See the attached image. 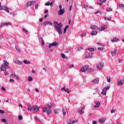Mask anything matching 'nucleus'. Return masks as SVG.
I'll use <instances>...</instances> for the list:
<instances>
[{"instance_id":"nucleus-47","label":"nucleus","mask_w":124,"mask_h":124,"mask_svg":"<svg viewBox=\"0 0 124 124\" xmlns=\"http://www.w3.org/2000/svg\"><path fill=\"white\" fill-rule=\"evenodd\" d=\"M2 27H4V23H0V28H2Z\"/></svg>"},{"instance_id":"nucleus-10","label":"nucleus","mask_w":124,"mask_h":124,"mask_svg":"<svg viewBox=\"0 0 124 124\" xmlns=\"http://www.w3.org/2000/svg\"><path fill=\"white\" fill-rule=\"evenodd\" d=\"M64 12H65L64 9L60 10L58 12V15H59L60 16H61V15H62L63 14H64Z\"/></svg>"},{"instance_id":"nucleus-48","label":"nucleus","mask_w":124,"mask_h":124,"mask_svg":"<svg viewBox=\"0 0 124 124\" xmlns=\"http://www.w3.org/2000/svg\"><path fill=\"white\" fill-rule=\"evenodd\" d=\"M5 112L3 110L0 109V114H4Z\"/></svg>"},{"instance_id":"nucleus-44","label":"nucleus","mask_w":124,"mask_h":124,"mask_svg":"<svg viewBox=\"0 0 124 124\" xmlns=\"http://www.w3.org/2000/svg\"><path fill=\"white\" fill-rule=\"evenodd\" d=\"M64 92H65L66 93H70V92L69 91H68V89H65V90Z\"/></svg>"},{"instance_id":"nucleus-54","label":"nucleus","mask_w":124,"mask_h":124,"mask_svg":"<svg viewBox=\"0 0 124 124\" xmlns=\"http://www.w3.org/2000/svg\"><path fill=\"white\" fill-rule=\"evenodd\" d=\"M1 90L2 91H4V92H5L6 91V89H5V88H4L3 86L1 87Z\"/></svg>"},{"instance_id":"nucleus-33","label":"nucleus","mask_w":124,"mask_h":124,"mask_svg":"<svg viewBox=\"0 0 124 124\" xmlns=\"http://www.w3.org/2000/svg\"><path fill=\"white\" fill-rule=\"evenodd\" d=\"M16 75L15 73H12L10 75V77H16Z\"/></svg>"},{"instance_id":"nucleus-21","label":"nucleus","mask_w":124,"mask_h":124,"mask_svg":"<svg viewBox=\"0 0 124 124\" xmlns=\"http://www.w3.org/2000/svg\"><path fill=\"white\" fill-rule=\"evenodd\" d=\"M62 112L63 113V116H65L66 114V109H65L64 108H62Z\"/></svg>"},{"instance_id":"nucleus-5","label":"nucleus","mask_w":124,"mask_h":124,"mask_svg":"<svg viewBox=\"0 0 124 124\" xmlns=\"http://www.w3.org/2000/svg\"><path fill=\"white\" fill-rule=\"evenodd\" d=\"M32 109L33 111H34V112H36V113L39 112V106H32Z\"/></svg>"},{"instance_id":"nucleus-12","label":"nucleus","mask_w":124,"mask_h":124,"mask_svg":"<svg viewBox=\"0 0 124 124\" xmlns=\"http://www.w3.org/2000/svg\"><path fill=\"white\" fill-rule=\"evenodd\" d=\"M14 63H16V64H18L19 65H21L22 64V62L18 59H16V60L14 61Z\"/></svg>"},{"instance_id":"nucleus-13","label":"nucleus","mask_w":124,"mask_h":124,"mask_svg":"<svg viewBox=\"0 0 124 124\" xmlns=\"http://www.w3.org/2000/svg\"><path fill=\"white\" fill-rule=\"evenodd\" d=\"M93 52H90L88 54L85 56V57L87 58V59H90V58H92L93 57Z\"/></svg>"},{"instance_id":"nucleus-6","label":"nucleus","mask_w":124,"mask_h":124,"mask_svg":"<svg viewBox=\"0 0 124 124\" xmlns=\"http://www.w3.org/2000/svg\"><path fill=\"white\" fill-rule=\"evenodd\" d=\"M1 10H4L6 11L7 13H9V10H10V8L5 6H2L1 7Z\"/></svg>"},{"instance_id":"nucleus-20","label":"nucleus","mask_w":124,"mask_h":124,"mask_svg":"<svg viewBox=\"0 0 124 124\" xmlns=\"http://www.w3.org/2000/svg\"><path fill=\"white\" fill-rule=\"evenodd\" d=\"M90 34L91 35H96V34H97V31H93L92 32H91Z\"/></svg>"},{"instance_id":"nucleus-11","label":"nucleus","mask_w":124,"mask_h":124,"mask_svg":"<svg viewBox=\"0 0 124 124\" xmlns=\"http://www.w3.org/2000/svg\"><path fill=\"white\" fill-rule=\"evenodd\" d=\"M107 29V26L104 25L102 26L100 28H98V30L100 31H104L105 30H106Z\"/></svg>"},{"instance_id":"nucleus-61","label":"nucleus","mask_w":124,"mask_h":124,"mask_svg":"<svg viewBox=\"0 0 124 124\" xmlns=\"http://www.w3.org/2000/svg\"><path fill=\"white\" fill-rule=\"evenodd\" d=\"M41 26H43V27H44V26H47V25L46 24V22H45L42 24Z\"/></svg>"},{"instance_id":"nucleus-40","label":"nucleus","mask_w":124,"mask_h":124,"mask_svg":"<svg viewBox=\"0 0 124 124\" xmlns=\"http://www.w3.org/2000/svg\"><path fill=\"white\" fill-rule=\"evenodd\" d=\"M86 35H87V34L86 33H82L81 35H80V36L81 37H85V36H86Z\"/></svg>"},{"instance_id":"nucleus-4","label":"nucleus","mask_w":124,"mask_h":124,"mask_svg":"<svg viewBox=\"0 0 124 124\" xmlns=\"http://www.w3.org/2000/svg\"><path fill=\"white\" fill-rule=\"evenodd\" d=\"M96 67L97 69L99 70H102V69L104 67V63L103 62H99L97 65Z\"/></svg>"},{"instance_id":"nucleus-26","label":"nucleus","mask_w":124,"mask_h":124,"mask_svg":"<svg viewBox=\"0 0 124 124\" xmlns=\"http://www.w3.org/2000/svg\"><path fill=\"white\" fill-rule=\"evenodd\" d=\"M46 25H49L50 26H53V23L49 21H45Z\"/></svg>"},{"instance_id":"nucleus-63","label":"nucleus","mask_w":124,"mask_h":124,"mask_svg":"<svg viewBox=\"0 0 124 124\" xmlns=\"http://www.w3.org/2000/svg\"><path fill=\"white\" fill-rule=\"evenodd\" d=\"M35 120H36L38 122H40V120L38 118H37L36 117H35Z\"/></svg>"},{"instance_id":"nucleus-37","label":"nucleus","mask_w":124,"mask_h":124,"mask_svg":"<svg viewBox=\"0 0 124 124\" xmlns=\"http://www.w3.org/2000/svg\"><path fill=\"white\" fill-rule=\"evenodd\" d=\"M30 3H31V5H32V4H34L36 3V1L31 0V1H30Z\"/></svg>"},{"instance_id":"nucleus-58","label":"nucleus","mask_w":124,"mask_h":124,"mask_svg":"<svg viewBox=\"0 0 124 124\" xmlns=\"http://www.w3.org/2000/svg\"><path fill=\"white\" fill-rule=\"evenodd\" d=\"M65 87H63V88L61 89V92H62V91H65Z\"/></svg>"},{"instance_id":"nucleus-55","label":"nucleus","mask_w":124,"mask_h":124,"mask_svg":"<svg viewBox=\"0 0 124 124\" xmlns=\"http://www.w3.org/2000/svg\"><path fill=\"white\" fill-rule=\"evenodd\" d=\"M27 6H30V5H31V1H28L27 3Z\"/></svg>"},{"instance_id":"nucleus-34","label":"nucleus","mask_w":124,"mask_h":124,"mask_svg":"<svg viewBox=\"0 0 124 124\" xmlns=\"http://www.w3.org/2000/svg\"><path fill=\"white\" fill-rule=\"evenodd\" d=\"M87 50H88V51H89L90 52H93V51H94V48H88Z\"/></svg>"},{"instance_id":"nucleus-38","label":"nucleus","mask_w":124,"mask_h":124,"mask_svg":"<svg viewBox=\"0 0 124 124\" xmlns=\"http://www.w3.org/2000/svg\"><path fill=\"white\" fill-rule=\"evenodd\" d=\"M67 28H68V25H67L64 29V33H65L66 32V30H67Z\"/></svg>"},{"instance_id":"nucleus-41","label":"nucleus","mask_w":124,"mask_h":124,"mask_svg":"<svg viewBox=\"0 0 124 124\" xmlns=\"http://www.w3.org/2000/svg\"><path fill=\"white\" fill-rule=\"evenodd\" d=\"M1 122H2V123H7V121H6V120L5 119H2L1 120Z\"/></svg>"},{"instance_id":"nucleus-25","label":"nucleus","mask_w":124,"mask_h":124,"mask_svg":"<svg viewBox=\"0 0 124 124\" xmlns=\"http://www.w3.org/2000/svg\"><path fill=\"white\" fill-rule=\"evenodd\" d=\"M99 123L100 124H104V123H105V120L103 119H100L99 120Z\"/></svg>"},{"instance_id":"nucleus-57","label":"nucleus","mask_w":124,"mask_h":124,"mask_svg":"<svg viewBox=\"0 0 124 124\" xmlns=\"http://www.w3.org/2000/svg\"><path fill=\"white\" fill-rule=\"evenodd\" d=\"M67 124H71V120H68L67 121Z\"/></svg>"},{"instance_id":"nucleus-64","label":"nucleus","mask_w":124,"mask_h":124,"mask_svg":"<svg viewBox=\"0 0 124 124\" xmlns=\"http://www.w3.org/2000/svg\"><path fill=\"white\" fill-rule=\"evenodd\" d=\"M4 36L3 35H0V39H2L3 38Z\"/></svg>"},{"instance_id":"nucleus-53","label":"nucleus","mask_w":124,"mask_h":124,"mask_svg":"<svg viewBox=\"0 0 124 124\" xmlns=\"http://www.w3.org/2000/svg\"><path fill=\"white\" fill-rule=\"evenodd\" d=\"M84 48L82 46L78 48V51H81V50H83Z\"/></svg>"},{"instance_id":"nucleus-29","label":"nucleus","mask_w":124,"mask_h":124,"mask_svg":"<svg viewBox=\"0 0 124 124\" xmlns=\"http://www.w3.org/2000/svg\"><path fill=\"white\" fill-rule=\"evenodd\" d=\"M124 83V80H120L118 81V85L119 86H122V85H123Z\"/></svg>"},{"instance_id":"nucleus-45","label":"nucleus","mask_w":124,"mask_h":124,"mask_svg":"<svg viewBox=\"0 0 124 124\" xmlns=\"http://www.w3.org/2000/svg\"><path fill=\"white\" fill-rule=\"evenodd\" d=\"M102 94H103L104 95H106V92H105L103 91V90H102V92H101Z\"/></svg>"},{"instance_id":"nucleus-59","label":"nucleus","mask_w":124,"mask_h":124,"mask_svg":"<svg viewBox=\"0 0 124 124\" xmlns=\"http://www.w3.org/2000/svg\"><path fill=\"white\" fill-rule=\"evenodd\" d=\"M73 67H74V65L72 64L69 67V68L71 69V68H73Z\"/></svg>"},{"instance_id":"nucleus-9","label":"nucleus","mask_w":124,"mask_h":124,"mask_svg":"<svg viewBox=\"0 0 124 124\" xmlns=\"http://www.w3.org/2000/svg\"><path fill=\"white\" fill-rule=\"evenodd\" d=\"M57 45H58V43H57L56 42H54L52 43L49 44L48 46V48L50 49L51 47L57 46Z\"/></svg>"},{"instance_id":"nucleus-51","label":"nucleus","mask_w":124,"mask_h":124,"mask_svg":"<svg viewBox=\"0 0 124 124\" xmlns=\"http://www.w3.org/2000/svg\"><path fill=\"white\" fill-rule=\"evenodd\" d=\"M45 5H46V6H49V5H50V2H47L46 3Z\"/></svg>"},{"instance_id":"nucleus-42","label":"nucleus","mask_w":124,"mask_h":124,"mask_svg":"<svg viewBox=\"0 0 124 124\" xmlns=\"http://www.w3.org/2000/svg\"><path fill=\"white\" fill-rule=\"evenodd\" d=\"M107 78V82H108V83H110V82H111V78L108 77Z\"/></svg>"},{"instance_id":"nucleus-2","label":"nucleus","mask_w":124,"mask_h":124,"mask_svg":"<svg viewBox=\"0 0 124 124\" xmlns=\"http://www.w3.org/2000/svg\"><path fill=\"white\" fill-rule=\"evenodd\" d=\"M3 63L1 65V68H0V71H5L7 68H8V65L9 63L6 61H3Z\"/></svg>"},{"instance_id":"nucleus-39","label":"nucleus","mask_w":124,"mask_h":124,"mask_svg":"<svg viewBox=\"0 0 124 124\" xmlns=\"http://www.w3.org/2000/svg\"><path fill=\"white\" fill-rule=\"evenodd\" d=\"M18 120L19 121H22V120H23V116H22V115L18 116Z\"/></svg>"},{"instance_id":"nucleus-56","label":"nucleus","mask_w":124,"mask_h":124,"mask_svg":"<svg viewBox=\"0 0 124 124\" xmlns=\"http://www.w3.org/2000/svg\"><path fill=\"white\" fill-rule=\"evenodd\" d=\"M118 6H119V7H124V4H119V5H118Z\"/></svg>"},{"instance_id":"nucleus-19","label":"nucleus","mask_w":124,"mask_h":124,"mask_svg":"<svg viewBox=\"0 0 124 124\" xmlns=\"http://www.w3.org/2000/svg\"><path fill=\"white\" fill-rule=\"evenodd\" d=\"M106 1V0H100V3H98V5H100V6H101L102 4H103V3L105 2Z\"/></svg>"},{"instance_id":"nucleus-15","label":"nucleus","mask_w":124,"mask_h":124,"mask_svg":"<svg viewBox=\"0 0 124 124\" xmlns=\"http://www.w3.org/2000/svg\"><path fill=\"white\" fill-rule=\"evenodd\" d=\"M99 82V79L98 78H95L92 80V83H93L94 84H97Z\"/></svg>"},{"instance_id":"nucleus-30","label":"nucleus","mask_w":124,"mask_h":124,"mask_svg":"<svg viewBox=\"0 0 124 124\" xmlns=\"http://www.w3.org/2000/svg\"><path fill=\"white\" fill-rule=\"evenodd\" d=\"M24 63H25V64H30L31 63V62L28 61L27 60H25L23 61Z\"/></svg>"},{"instance_id":"nucleus-49","label":"nucleus","mask_w":124,"mask_h":124,"mask_svg":"<svg viewBox=\"0 0 124 124\" xmlns=\"http://www.w3.org/2000/svg\"><path fill=\"white\" fill-rule=\"evenodd\" d=\"M41 39L42 40L41 44L42 45H44V41H43V38L41 37Z\"/></svg>"},{"instance_id":"nucleus-52","label":"nucleus","mask_w":124,"mask_h":124,"mask_svg":"<svg viewBox=\"0 0 124 124\" xmlns=\"http://www.w3.org/2000/svg\"><path fill=\"white\" fill-rule=\"evenodd\" d=\"M38 6H39V5L38 4H37L36 5H35V8L36 10H37V9L38 8Z\"/></svg>"},{"instance_id":"nucleus-3","label":"nucleus","mask_w":124,"mask_h":124,"mask_svg":"<svg viewBox=\"0 0 124 124\" xmlns=\"http://www.w3.org/2000/svg\"><path fill=\"white\" fill-rule=\"evenodd\" d=\"M52 104L50 103H47V108H48V109L46 111V114L47 115H50V114H51V112H52V109H51V108H52Z\"/></svg>"},{"instance_id":"nucleus-18","label":"nucleus","mask_w":124,"mask_h":124,"mask_svg":"<svg viewBox=\"0 0 124 124\" xmlns=\"http://www.w3.org/2000/svg\"><path fill=\"white\" fill-rule=\"evenodd\" d=\"M116 54H117V49H115L114 51L111 52V54L112 57L115 56Z\"/></svg>"},{"instance_id":"nucleus-28","label":"nucleus","mask_w":124,"mask_h":124,"mask_svg":"<svg viewBox=\"0 0 124 124\" xmlns=\"http://www.w3.org/2000/svg\"><path fill=\"white\" fill-rule=\"evenodd\" d=\"M61 56L62 59H67V57L65 56L64 53H61Z\"/></svg>"},{"instance_id":"nucleus-62","label":"nucleus","mask_w":124,"mask_h":124,"mask_svg":"<svg viewBox=\"0 0 124 124\" xmlns=\"http://www.w3.org/2000/svg\"><path fill=\"white\" fill-rule=\"evenodd\" d=\"M111 114H113V113H115V109H111Z\"/></svg>"},{"instance_id":"nucleus-31","label":"nucleus","mask_w":124,"mask_h":124,"mask_svg":"<svg viewBox=\"0 0 124 124\" xmlns=\"http://www.w3.org/2000/svg\"><path fill=\"white\" fill-rule=\"evenodd\" d=\"M10 26L11 25V22H6L4 23V26Z\"/></svg>"},{"instance_id":"nucleus-7","label":"nucleus","mask_w":124,"mask_h":124,"mask_svg":"<svg viewBox=\"0 0 124 124\" xmlns=\"http://www.w3.org/2000/svg\"><path fill=\"white\" fill-rule=\"evenodd\" d=\"M89 69V66H84L80 69L81 72H85V71Z\"/></svg>"},{"instance_id":"nucleus-32","label":"nucleus","mask_w":124,"mask_h":124,"mask_svg":"<svg viewBox=\"0 0 124 124\" xmlns=\"http://www.w3.org/2000/svg\"><path fill=\"white\" fill-rule=\"evenodd\" d=\"M15 48L16 50H17V52H18L19 53H21V49H20L19 47H18L17 46H16Z\"/></svg>"},{"instance_id":"nucleus-22","label":"nucleus","mask_w":124,"mask_h":124,"mask_svg":"<svg viewBox=\"0 0 124 124\" xmlns=\"http://www.w3.org/2000/svg\"><path fill=\"white\" fill-rule=\"evenodd\" d=\"M100 106V102H98L96 103V105L94 106V108H98Z\"/></svg>"},{"instance_id":"nucleus-43","label":"nucleus","mask_w":124,"mask_h":124,"mask_svg":"<svg viewBox=\"0 0 124 124\" xmlns=\"http://www.w3.org/2000/svg\"><path fill=\"white\" fill-rule=\"evenodd\" d=\"M105 20H106V21H111V18H109V17H105Z\"/></svg>"},{"instance_id":"nucleus-50","label":"nucleus","mask_w":124,"mask_h":124,"mask_svg":"<svg viewBox=\"0 0 124 124\" xmlns=\"http://www.w3.org/2000/svg\"><path fill=\"white\" fill-rule=\"evenodd\" d=\"M16 78L17 81H20V77L18 76H16Z\"/></svg>"},{"instance_id":"nucleus-17","label":"nucleus","mask_w":124,"mask_h":124,"mask_svg":"<svg viewBox=\"0 0 124 124\" xmlns=\"http://www.w3.org/2000/svg\"><path fill=\"white\" fill-rule=\"evenodd\" d=\"M78 113H79L80 114H81V115H83L84 114V112L83 111V109H81V108L78 109Z\"/></svg>"},{"instance_id":"nucleus-23","label":"nucleus","mask_w":124,"mask_h":124,"mask_svg":"<svg viewBox=\"0 0 124 124\" xmlns=\"http://www.w3.org/2000/svg\"><path fill=\"white\" fill-rule=\"evenodd\" d=\"M28 110L29 111H33V108H32V106L31 107V105H29L28 107Z\"/></svg>"},{"instance_id":"nucleus-16","label":"nucleus","mask_w":124,"mask_h":124,"mask_svg":"<svg viewBox=\"0 0 124 124\" xmlns=\"http://www.w3.org/2000/svg\"><path fill=\"white\" fill-rule=\"evenodd\" d=\"M111 41L113 43H114V42H118V41H119V38H118L117 37H115L113 39H111Z\"/></svg>"},{"instance_id":"nucleus-46","label":"nucleus","mask_w":124,"mask_h":124,"mask_svg":"<svg viewBox=\"0 0 124 124\" xmlns=\"http://www.w3.org/2000/svg\"><path fill=\"white\" fill-rule=\"evenodd\" d=\"M112 10H113V9L112 8H109L106 10V11L107 12H110V11H112Z\"/></svg>"},{"instance_id":"nucleus-60","label":"nucleus","mask_w":124,"mask_h":124,"mask_svg":"<svg viewBox=\"0 0 124 124\" xmlns=\"http://www.w3.org/2000/svg\"><path fill=\"white\" fill-rule=\"evenodd\" d=\"M23 31H24V32H26V33H28V30H27L26 29H23Z\"/></svg>"},{"instance_id":"nucleus-27","label":"nucleus","mask_w":124,"mask_h":124,"mask_svg":"<svg viewBox=\"0 0 124 124\" xmlns=\"http://www.w3.org/2000/svg\"><path fill=\"white\" fill-rule=\"evenodd\" d=\"M47 110H48V108L46 107H44L43 108V113H45V112H46V111H47Z\"/></svg>"},{"instance_id":"nucleus-24","label":"nucleus","mask_w":124,"mask_h":124,"mask_svg":"<svg viewBox=\"0 0 124 124\" xmlns=\"http://www.w3.org/2000/svg\"><path fill=\"white\" fill-rule=\"evenodd\" d=\"M109 89H110V86H107L106 87H105L103 89V90L105 92H106V93H107V91H108V90H109Z\"/></svg>"},{"instance_id":"nucleus-36","label":"nucleus","mask_w":124,"mask_h":124,"mask_svg":"<svg viewBox=\"0 0 124 124\" xmlns=\"http://www.w3.org/2000/svg\"><path fill=\"white\" fill-rule=\"evenodd\" d=\"M59 110H60V109H55L54 110V112L55 113V114H59V112H58V111H59Z\"/></svg>"},{"instance_id":"nucleus-35","label":"nucleus","mask_w":124,"mask_h":124,"mask_svg":"<svg viewBox=\"0 0 124 124\" xmlns=\"http://www.w3.org/2000/svg\"><path fill=\"white\" fill-rule=\"evenodd\" d=\"M28 81L29 82H31V81H32V77L31 76L28 77Z\"/></svg>"},{"instance_id":"nucleus-8","label":"nucleus","mask_w":124,"mask_h":124,"mask_svg":"<svg viewBox=\"0 0 124 124\" xmlns=\"http://www.w3.org/2000/svg\"><path fill=\"white\" fill-rule=\"evenodd\" d=\"M96 44H98V45H99V46H101L102 47H98V50H99V51H103L104 50L103 47H104V45L102 44H100L99 43H96Z\"/></svg>"},{"instance_id":"nucleus-1","label":"nucleus","mask_w":124,"mask_h":124,"mask_svg":"<svg viewBox=\"0 0 124 124\" xmlns=\"http://www.w3.org/2000/svg\"><path fill=\"white\" fill-rule=\"evenodd\" d=\"M54 27L59 34H62V24L58 23L57 21L53 22Z\"/></svg>"},{"instance_id":"nucleus-14","label":"nucleus","mask_w":124,"mask_h":124,"mask_svg":"<svg viewBox=\"0 0 124 124\" xmlns=\"http://www.w3.org/2000/svg\"><path fill=\"white\" fill-rule=\"evenodd\" d=\"M90 29H91V30H98V27L95 25H91Z\"/></svg>"}]
</instances>
